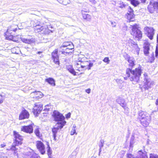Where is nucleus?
<instances>
[{"mask_svg": "<svg viewBox=\"0 0 158 158\" xmlns=\"http://www.w3.org/2000/svg\"><path fill=\"white\" fill-rule=\"evenodd\" d=\"M141 73V70L139 67L133 71L130 69H127L126 70V74L127 76L124 77V78L127 80L129 78L131 81L133 82V83L135 84L139 81Z\"/></svg>", "mask_w": 158, "mask_h": 158, "instance_id": "nucleus-1", "label": "nucleus"}, {"mask_svg": "<svg viewBox=\"0 0 158 158\" xmlns=\"http://www.w3.org/2000/svg\"><path fill=\"white\" fill-rule=\"evenodd\" d=\"M138 118L141 124L144 127H147L151 120L150 115L147 112L142 111L138 112Z\"/></svg>", "mask_w": 158, "mask_h": 158, "instance_id": "nucleus-2", "label": "nucleus"}, {"mask_svg": "<svg viewBox=\"0 0 158 158\" xmlns=\"http://www.w3.org/2000/svg\"><path fill=\"white\" fill-rule=\"evenodd\" d=\"M13 132L15 139L12 144L11 150L14 151L13 153L14 154H15L17 152L15 146L22 144V141L23 140V137L16 131H14Z\"/></svg>", "mask_w": 158, "mask_h": 158, "instance_id": "nucleus-3", "label": "nucleus"}, {"mask_svg": "<svg viewBox=\"0 0 158 158\" xmlns=\"http://www.w3.org/2000/svg\"><path fill=\"white\" fill-rule=\"evenodd\" d=\"M131 28L130 31L131 35L135 37L137 40H139L142 37V32L138 28V26L137 24L133 25H131Z\"/></svg>", "mask_w": 158, "mask_h": 158, "instance_id": "nucleus-4", "label": "nucleus"}, {"mask_svg": "<svg viewBox=\"0 0 158 158\" xmlns=\"http://www.w3.org/2000/svg\"><path fill=\"white\" fill-rule=\"evenodd\" d=\"M34 29L37 32H40L41 33L44 34H48L50 32H53L54 31L53 30L49 29L47 25H44L43 24H41L40 25H38L34 27Z\"/></svg>", "mask_w": 158, "mask_h": 158, "instance_id": "nucleus-5", "label": "nucleus"}, {"mask_svg": "<svg viewBox=\"0 0 158 158\" xmlns=\"http://www.w3.org/2000/svg\"><path fill=\"white\" fill-rule=\"evenodd\" d=\"M52 116L54 118V120L56 121H57V123H59L61 124H63L62 123L64 122V125L66 123V122L64 120V117L63 115L60 113L59 112L56 110L53 111L52 114Z\"/></svg>", "mask_w": 158, "mask_h": 158, "instance_id": "nucleus-6", "label": "nucleus"}, {"mask_svg": "<svg viewBox=\"0 0 158 158\" xmlns=\"http://www.w3.org/2000/svg\"><path fill=\"white\" fill-rule=\"evenodd\" d=\"M17 26L15 25H13L9 27L5 33L6 37L7 39L12 40L13 41H16L14 40V37L11 35L13 32H15L17 30Z\"/></svg>", "mask_w": 158, "mask_h": 158, "instance_id": "nucleus-7", "label": "nucleus"}, {"mask_svg": "<svg viewBox=\"0 0 158 158\" xmlns=\"http://www.w3.org/2000/svg\"><path fill=\"white\" fill-rule=\"evenodd\" d=\"M62 123L63 124H61L60 123H57L52 129V131L53 134L54 139L55 140H56V134L58 130L59 129H61L65 125L64 122H63Z\"/></svg>", "mask_w": 158, "mask_h": 158, "instance_id": "nucleus-8", "label": "nucleus"}, {"mask_svg": "<svg viewBox=\"0 0 158 158\" xmlns=\"http://www.w3.org/2000/svg\"><path fill=\"white\" fill-rule=\"evenodd\" d=\"M144 30L145 34L151 40L153 39L154 34V29L151 27H146L144 28Z\"/></svg>", "mask_w": 158, "mask_h": 158, "instance_id": "nucleus-9", "label": "nucleus"}, {"mask_svg": "<svg viewBox=\"0 0 158 158\" xmlns=\"http://www.w3.org/2000/svg\"><path fill=\"white\" fill-rule=\"evenodd\" d=\"M143 77L144 81L143 86L144 88L146 89H148L151 87L152 83L151 80L148 77V74L146 73H144L143 74Z\"/></svg>", "mask_w": 158, "mask_h": 158, "instance_id": "nucleus-10", "label": "nucleus"}, {"mask_svg": "<svg viewBox=\"0 0 158 158\" xmlns=\"http://www.w3.org/2000/svg\"><path fill=\"white\" fill-rule=\"evenodd\" d=\"M127 44L130 47H131L133 49H135L137 53L139 54L140 49L138 47L137 44L130 39L127 40Z\"/></svg>", "mask_w": 158, "mask_h": 158, "instance_id": "nucleus-11", "label": "nucleus"}, {"mask_svg": "<svg viewBox=\"0 0 158 158\" xmlns=\"http://www.w3.org/2000/svg\"><path fill=\"white\" fill-rule=\"evenodd\" d=\"M127 44L130 47H131L133 49H135L137 53L139 54L140 49L138 47L137 44L130 39L127 40Z\"/></svg>", "mask_w": 158, "mask_h": 158, "instance_id": "nucleus-12", "label": "nucleus"}, {"mask_svg": "<svg viewBox=\"0 0 158 158\" xmlns=\"http://www.w3.org/2000/svg\"><path fill=\"white\" fill-rule=\"evenodd\" d=\"M148 9L150 13H152L154 11H158V2H155L153 4L150 3L148 6Z\"/></svg>", "mask_w": 158, "mask_h": 158, "instance_id": "nucleus-13", "label": "nucleus"}, {"mask_svg": "<svg viewBox=\"0 0 158 158\" xmlns=\"http://www.w3.org/2000/svg\"><path fill=\"white\" fill-rule=\"evenodd\" d=\"M67 46L65 44H63L59 48V52L61 54L66 55L69 54L70 53H72V51L70 50V48L66 47Z\"/></svg>", "mask_w": 158, "mask_h": 158, "instance_id": "nucleus-14", "label": "nucleus"}, {"mask_svg": "<svg viewBox=\"0 0 158 158\" xmlns=\"http://www.w3.org/2000/svg\"><path fill=\"white\" fill-rule=\"evenodd\" d=\"M42 105L39 103H36L33 109V112L34 114L37 115L40 114L42 109Z\"/></svg>", "mask_w": 158, "mask_h": 158, "instance_id": "nucleus-15", "label": "nucleus"}, {"mask_svg": "<svg viewBox=\"0 0 158 158\" xmlns=\"http://www.w3.org/2000/svg\"><path fill=\"white\" fill-rule=\"evenodd\" d=\"M36 146L41 154H44L45 153V147L43 143L41 141H37L36 142Z\"/></svg>", "mask_w": 158, "mask_h": 158, "instance_id": "nucleus-16", "label": "nucleus"}, {"mask_svg": "<svg viewBox=\"0 0 158 158\" xmlns=\"http://www.w3.org/2000/svg\"><path fill=\"white\" fill-rule=\"evenodd\" d=\"M58 52V50L56 49L52 53V55L54 63L57 64L58 66H59V56L57 55Z\"/></svg>", "mask_w": 158, "mask_h": 158, "instance_id": "nucleus-17", "label": "nucleus"}, {"mask_svg": "<svg viewBox=\"0 0 158 158\" xmlns=\"http://www.w3.org/2000/svg\"><path fill=\"white\" fill-rule=\"evenodd\" d=\"M33 124H31L27 126H23L22 127L21 131L27 133H31L33 132Z\"/></svg>", "mask_w": 158, "mask_h": 158, "instance_id": "nucleus-18", "label": "nucleus"}, {"mask_svg": "<svg viewBox=\"0 0 158 158\" xmlns=\"http://www.w3.org/2000/svg\"><path fill=\"white\" fill-rule=\"evenodd\" d=\"M26 158H40L38 154L35 153L33 150L27 152L26 154Z\"/></svg>", "mask_w": 158, "mask_h": 158, "instance_id": "nucleus-19", "label": "nucleus"}, {"mask_svg": "<svg viewBox=\"0 0 158 158\" xmlns=\"http://www.w3.org/2000/svg\"><path fill=\"white\" fill-rule=\"evenodd\" d=\"M29 114L28 112L25 110L22 111L19 115V118L20 120H22L29 118Z\"/></svg>", "mask_w": 158, "mask_h": 158, "instance_id": "nucleus-20", "label": "nucleus"}, {"mask_svg": "<svg viewBox=\"0 0 158 158\" xmlns=\"http://www.w3.org/2000/svg\"><path fill=\"white\" fill-rule=\"evenodd\" d=\"M129 13H127V19L129 20V22H132L135 20V15L133 14V10L130 8V10L129 11Z\"/></svg>", "mask_w": 158, "mask_h": 158, "instance_id": "nucleus-21", "label": "nucleus"}, {"mask_svg": "<svg viewBox=\"0 0 158 158\" xmlns=\"http://www.w3.org/2000/svg\"><path fill=\"white\" fill-rule=\"evenodd\" d=\"M31 94L32 96H34L33 98L37 99L42 98L43 96V93L40 91L32 92Z\"/></svg>", "mask_w": 158, "mask_h": 158, "instance_id": "nucleus-22", "label": "nucleus"}, {"mask_svg": "<svg viewBox=\"0 0 158 158\" xmlns=\"http://www.w3.org/2000/svg\"><path fill=\"white\" fill-rule=\"evenodd\" d=\"M89 10L85 11L84 10H82V13L83 19L87 21H90L91 19V15L85 13V12H87Z\"/></svg>", "mask_w": 158, "mask_h": 158, "instance_id": "nucleus-23", "label": "nucleus"}, {"mask_svg": "<svg viewBox=\"0 0 158 158\" xmlns=\"http://www.w3.org/2000/svg\"><path fill=\"white\" fill-rule=\"evenodd\" d=\"M116 102L124 109H126V103H125V100L124 99L121 98H119L116 99Z\"/></svg>", "mask_w": 158, "mask_h": 158, "instance_id": "nucleus-24", "label": "nucleus"}, {"mask_svg": "<svg viewBox=\"0 0 158 158\" xmlns=\"http://www.w3.org/2000/svg\"><path fill=\"white\" fill-rule=\"evenodd\" d=\"M149 46L150 44L148 42H145L144 43V44L143 47L144 48V54L147 56L149 54Z\"/></svg>", "mask_w": 158, "mask_h": 158, "instance_id": "nucleus-25", "label": "nucleus"}, {"mask_svg": "<svg viewBox=\"0 0 158 158\" xmlns=\"http://www.w3.org/2000/svg\"><path fill=\"white\" fill-rule=\"evenodd\" d=\"M85 63L87 64L86 66H83L81 65V68H85V69H87L88 70H90L91 69V67H92L93 65V63L91 62L90 61H86L85 62Z\"/></svg>", "mask_w": 158, "mask_h": 158, "instance_id": "nucleus-26", "label": "nucleus"}, {"mask_svg": "<svg viewBox=\"0 0 158 158\" xmlns=\"http://www.w3.org/2000/svg\"><path fill=\"white\" fill-rule=\"evenodd\" d=\"M137 154V156L136 157L137 158H148L147 153L145 152H143L141 151H139Z\"/></svg>", "mask_w": 158, "mask_h": 158, "instance_id": "nucleus-27", "label": "nucleus"}, {"mask_svg": "<svg viewBox=\"0 0 158 158\" xmlns=\"http://www.w3.org/2000/svg\"><path fill=\"white\" fill-rule=\"evenodd\" d=\"M21 39L23 42L26 44H31L34 43L35 41L34 39L33 38L27 39L22 37Z\"/></svg>", "mask_w": 158, "mask_h": 158, "instance_id": "nucleus-28", "label": "nucleus"}, {"mask_svg": "<svg viewBox=\"0 0 158 158\" xmlns=\"http://www.w3.org/2000/svg\"><path fill=\"white\" fill-rule=\"evenodd\" d=\"M66 68L67 70L71 73L73 75H76V72L74 70L72 66L70 65H66Z\"/></svg>", "mask_w": 158, "mask_h": 158, "instance_id": "nucleus-29", "label": "nucleus"}, {"mask_svg": "<svg viewBox=\"0 0 158 158\" xmlns=\"http://www.w3.org/2000/svg\"><path fill=\"white\" fill-rule=\"evenodd\" d=\"M46 81L52 85L55 86L56 85L55 81L52 78H49L46 79Z\"/></svg>", "mask_w": 158, "mask_h": 158, "instance_id": "nucleus-30", "label": "nucleus"}, {"mask_svg": "<svg viewBox=\"0 0 158 158\" xmlns=\"http://www.w3.org/2000/svg\"><path fill=\"white\" fill-rule=\"evenodd\" d=\"M31 24H32L33 26L34 27L38 25H40L41 24H43L40 22L35 20L34 21H32L31 22Z\"/></svg>", "mask_w": 158, "mask_h": 158, "instance_id": "nucleus-31", "label": "nucleus"}, {"mask_svg": "<svg viewBox=\"0 0 158 158\" xmlns=\"http://www.w3.org/2000/svg\"><path fill=\"white\" fill-rule=\"evenodd\" d=\"M128 61L129 63V66L133 67L134 65V60L133 58L129 57L128 60Z\"/></svg>", "mask_w": 158, "mask_h": 158, "instance_id": "nucleus-32", "label": "nucleus"}, {"mask_svg": "<svg viewBox=\"0 0 158 158\" xmlns=\"http://www.w3.org/2000/svg\"><path fill=\"white\" fill-rule=\"evenodd\" d=\"M47 146H48V147L47 148L48 149V150H47L48 154V157H50V156H51V154L52 153V151L51 149L50 148L49 146V145L48 143H47Z\"/></svg>", "mask_w": 158, "mask_h": 158, "instance_id": "nucleus-33", "label": "nucleus"}, {"mask_svg": "<svg viewBox=\"0 0 158 158\" xmlns=\"http://www.w3.org/2000/svg\"><path fill=\"white\" fill-rule=\"evenodd\" d=\"M104 141L103 140V139H101L100 141V143L99 145V153H100L102 150L101 149L103 147V144L104 143Z\"/></svg>", "mask_w": 158, "mask_h": 158, "instance_id": "nucleus-34", "label": "nucleus"}, {"mask_svg": "<svg viewBox=\"0 0 158 158\" xmlns=\"http://www.w3.org/2000/svg\"><path fill=\"white\" fill-rule=\"evenodd\" d=\"M119 5L118 6L121 8H125L126 6V5L124 4L123 2L121 1H120L118 2Z\"/></svg>", "mask_w": 158, "mask_h": 158, "instance_id": "nucleus-35", "label": "nucleus"}, {"mask_svg": "<svg viewBox=\"0 0 158 158\" xmlns=\"http://www.w3.org/2000/svg\"><path fill=\"white\" fill-rule=\"evenodd\" d=\"M157 44L156 46V48L155 51L156 56V57L158 56V34L157 35Z\"/></svg>", "mask_w": 158, "mask_h": 158, "instance_id": "nucleus-36", "label": "nucleus"}, {"mask_svg": "<svg viewBox=\"0 0 158 158\" xmlns=\"http://www.w3.org/2000/svg\"><path fill=\"white\" fill-rule=\"evenodd\" d=\"M61 1H62V2L60 3L65 5H66L70 2L69 0H61Z\"/></svg>", "mask_w": 158, "mask_h": 158, "instance_id": "nucleus-37", "label": "nucleus"}, {"mask_svg": "<svg viewBox=\"0 0 158 158\" xmlns=\"http://www.w3.org/2000/svg\"><path fill=\"white\" fill-rule=\"evenodd\" d=\"M34 132L35 133L36 135L37 136H38V137L40 136V132L39 131V128L37 127H36V128L34 131Z\"/></svg>", "mask_w": 158, "mask_h": 158, "instance_id": "nucleus-38", "label": "nucleus"}, {"mask_svg": "<svg viewBox=\"0 0 158 158\" xmlns=\"http://www.w3.org/2000/svg\"><path fill=\"white\" fill-rule=\"evenodd\" d=\"M135 137L134 136H132L130 139V147H131L133 146V145L134 143V140Z\"/></svg>", "mask_w": 158, "mask_h": 158, "instance_id": "nucleus-39", "label": "nucleus"}, {"mask_svg": "<svg viewBox=\"0 0 158 158\" xmlns=\"http://www.w3.org/2000/svg\"><path fill=\"white\" fill-rule=\"evenodd\" d=\"M149 158H158V155L154 153L150 154Z\"/></svg>", "mask_w": 158, "mask_h": 158, "instance_id": "nucleus-40", "label": "nucleus"}, {"mask_svg": "<svg viewBox=\"0 0 158 158\" xmlns=\"http://www.w3.org/2000/svg\"><path fill=\"white\" fill-rule=\"evenodd\" d=\"M6 158L7 157V155L2 152H0V158Z\"/></svg>", "mask_w": 158, "mask_h": 158, "instance_id": "nucleus-41", "label": "nucleus"}, {"mask_svg": "<svg viewBox=\"0 0 158 158\" xmlns=\"http://www.w3.org/2000/svg\"><path fill=\"white\" fill-rule=\"evenodd\" d=\"M151 56L150 57V58L149 59V60H150V62L152 63L153 62V61H154V60L155 59V58H154V54L153 53L151 55Z\"/></svg>", "mask_w": 158, "mask_h": 158, "instance_id": "nucleus-42", "label": "nucleus"}, {"mask_svg": "<svg viewBox=\"0 0 158 158\" xmlns=\"http://www.w3.org/2000/svg\"><path fill=\"white\" fill-rule=\"evenodd\" d=\"M67 46L66 47H67V48H70V50L72 51H73V49L74 48V46L73 44L72 45H67Z\"/></svg>", "mask_w": 158, "mask_h": 158, "instance_id": "nucleus-43", "label": "nucleus"}, {"mask_svg": "<svg viewBox=\"0 0 158 158\" xmlns=\"http://www.w3.org/2000/svg\"><path fill=\"white\" fill-rule=\"evenodd\" d=\"M103 61L105 63H106L107 64H108L109 63L110 60H109L108 57H105L103 60Z\"/></svg>", "mask_w": 158, "mask_h": 158, "instance_id": "nucleus-44", "label": "nucleus"}, {"mask_svg": "<svg viewBox=\"0 0 158 158\" xmlns=\"http://www.w3.org/2000/svg\"><path fill=\"white\" fill-rule=\"evenodd\" d=\"M127 158H136L133 155L130 153L127 154Z\"/></svg>", "mask_w": 158, "mask_h": 158, "instance_id": "nucleus-45", "label": "nucleus"}, {"mask_svg": "<svg viewBox=\"0 0 158 158\" xmlns=\"http://www.w3.org/2000/svg\"><path fill=\"white\" fill-rule=\"evenodd\" d=\"M74 134H77V133H76V130H75V129H73L71 131L70 134L71 135H73Z\"/></svg>", "mask_w": 158, "mask_h": 158, "instance_id": "nucleus-46", "label": "nucleus"}, {"mask_svg": "<svg viewBox=\"0 0 158 158\" xmlns=\"http://www.w3.org/2000/svg\"><path fill=\"white\" fill-rule=\"evenodd\" d=\"M3 100L4 98L1 95H0V104L3 102Z\"/></svg>", "mask_w": 158, "mask_h": 158, "instance_id": "nucleus-47", "label": "nucleus"}, {"mask_svg": "<svg viewBox=\"0 0 158 158\" xmlns=\"http://www.w3.org/2000/svg\"><path fill=\"white\" fill-rule=\"evenodd\" d=\"M127 26L124 24V26L123 27V30L126 31L127 30Z\"/></svg>", "mask_w": 158, "mask_h": 158, "instance_id": "nucleus-48", "label": "nucleus"}, {"mask_svg": "<svg viewBox=\"0 0 158 158\" xmlns=\"http://www.w3.org/2000/svg\"><path fill=\"white\" fill-rule=\"evenodd\" d=\"M110 22L113 27H115V26L116 25V23L115 22L110 21Z\"/></svg>", "mask_w": 158, "mask_h": 158, "instance_id": "nucleus-49", "label": "nucleus"}, {"mask_svg": "<svg viewBox=\"0 0 158 158\" xmlns=\"http://www.w3.org/2000/svg\"><path fill=\"white\" fill-rule=\"evenodd\" d=\"M85 92L88 94H89L91 92V89H88L85 90Z\"/></svg>", "mask_w": 158, "mask_h": 158, "instance_id": "nucleus-50", "label": "nucleus"}, {"mask_svg": "<svg viewBox=\"0 0 158 158\" xmlns=\"http://www.w3.org/2000/svg\"><path fill=\"white\" fill-rule=\"evenodd\" d=\"M92 3L95 4L96 3V0H89Z\"/></svg>", "mask_w": 158, "mask_h": 158, "instance_id": "nucleus-51", "label": "nucleus"}, {"mask_svg": "<svg viewBox=\"0 0 158 158\" xmlns=\"http://www.w3.org/2000/svg\"><path fill=\"white\" fill-rule=\"evenodd\" d=\"M70 116L71 114L70 113H69L66 115V117L67 118H69L70 117Z\"/></svg>", "mask_w": 158, "mask_h": 158, "instance_id": "nucleus-52", "label": "nucleus"}, {"mask_svg": "<svg viewBox=\"0 0 158 158\" xmlns=\"http://www.w3.org/2000/svg\"><path fill=\"white\" fill-rule=\"evenodd\" d=\"M156 106H158L157 107V109L158 111V98L156 100Z\"/></svg>", "mask_w": 158, "mask_h": 158, "instance_id": "nucleus-53", "label": "nucleus"}, {"mask_svg": "<svg viewBox=\"0 0 158 158\" xmlns=\"http://www.w3.org/2000/svg\"><path fill=\"white\" fill-rule=\"evenodd\" d=\"M77 152L76 153V154H77ZM76 154L75 155H71L69 156H71V158H76Z\"/></svg>", "mask_w": 158, "mask_h": 158, "instance_id": "nucleus-54", "label": "nucleus"}, {"mask_svg": "<svg viewBox=\"0 0 158 158\" xmlns=\"http://www.w3.org/2000/svg\"><path fill=\"white\" fill-rule=\"evenodd\" d=\"M1 148H3L6 146V144H2L0 145Z\"/></svg>", "mask_w": 158, "mask_h": 158, "instance_id": "nucleus-55", "label": "nucleus"}, {"mask_svg": "<svg viewBox=\"0 0 158 158\" xmlns=\"http://www.w3.org/2000/svg\"><path fill=\"white\" fill-rule=\"evenodd\" d=\"M42 52L40 51V52H37L36 53L37 54L40 55V54H41L42 53Z\"/></svg>", "mask_w": 158, "mask_h": 158, "instance_id": "nucleus-56", "label": "nucleus"}, {"mask_svg": "<svg viewBox=\"0 0 158 158\" xmlns=\"http://www.w3.org/2000/svg\"><path fill=\"white\" fill-rule=\"evenodd\" d=\"M65 44L66 45H70V43H69L68 42H66L64 43L63 44Z\"/></svg>", "mask_w": 158, "mask_h": 158, "instance_id": "nucleus-57", "label": "nucleus"}, {"mask_svg": "<svg viewBox=\"0 0 158 158\" xmlns=\"http://www.w3.org/2000/svg\"><path fill=\"white\" fill-rule=\"evenodd\" d=\"M142 2L143 3L145 2L146 0H141Z\"/></svg>", "mask_w": 158, "mask_h": 158, "instance_id": "nucleus-58", "label": "nucleus"}, {"mask_svg": "<svg viewBox=\"0 0 158 158\" xmlns=\"http://www.w3.org/2000/svg\"><path fill=\"white\" fill-rule=\"evenodd\" d=\"M32 51H36V50H37V49L36 48H32Z\"/></svg>", "mask_w": 158, "mask_h": 158, "instance_id": "nucleus-59", "label": "nucleus"}, {"mask_svg": "<svg viewBox=\"0 0 158 158\" xmlns=\"http://www.w3.org/2000/svg\"><path fill=\"white\" fill-rule=\"evenodd\" d=\"M48 109H47V108H45L44 110L46 111H48Z\"/></svg>", "mask_w": 158, "mask_h": 158, "instance_id": "nucleus-60", "label": "nucleus"}, {"mask_svg": "<svg viewBox=\"0 0 158 158\" xmlns=\"http://www.w3.org/2000/svg\"><path fill=\"white\" fill-rule=\"evenodd\" d=\"M76 127V126L75 125H73V129H75V128Z\"/></svg>", "mask_w": 158, "mask_h": 158, "instance_id": "nucleus-61", "label": "nucleus"}, {"mask_svg": "<svg viewBox=\"0 0 158 158\" xmlns=\"http://www.w3.org/2000/svg\"><path fill=\"white\" fill-rule=\"evenodd\" d=\"M43 56V55H42V54L41 55V56H40V57H42Z\"/></svg>", "mask_w": 158, "mask_h": 158, "instance_id": "nucleus-62", "label": "nucleus"}, {"mask_svg": "<svg viewBox=\"0 0 158 158\" xmlns=\"http://www.w3.org/2000/svg\"><path fill=\"white\" fill-rule=\"evenodd\" d=\"M71 156H69L68 158H71Z\"/></svg>", "mask_w": 158, "mask_h": 158, "instance_id": "nucleus-63", "label": "nucleus"}, {"mask_svg": "<svg viewBox=\"0 0 158 158\" xmlns=\"http://www.w3.org/2000/svg\"><path fill=\"white\" fill-rule=\"evenodd\" d=\"M49 158H52L51 156H50V157H49Z\"/></svg>", "mask_w": 158, "mask_h": 158, "instance_id": "nucleus-64", "label": "nucleus"}]
</instances>
